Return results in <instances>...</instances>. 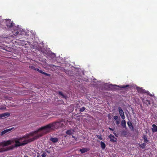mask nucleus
<instances>
[{"mask_svg": "<svg viewBox=\"0 0 157 157\" xmlns=\"http://www.w3.org/2000/svg\"><path fill=\"white\" fill-rule=\"evenodd\" d=\"M121 124L123 128H125L126 127V123L124 119L122 120Z\"/></svg>", "mask_w": 157, "mask_h": 157, "instance_id": "14", "label": "nucleus"}, {"mask_svg": "<svg viewBox=\"0 0 157 157\" xmlns=\"http://www.w3.org/2000/svg\"><path fill=\"white\" fill-rule=\"evenodd\" d=\"M33 136V133L31 132L29 134H26L23 137L15 138L11 140L4 141L0 143V146H6L10 145L12 143H15V147H18L23 146L28 143L32 142L35 140L37 139L38 136L33 137L30 138L31 136ZM13 148V147L10 146L7 149L0 148V153L11 150Z\"/></svg>", "mask_w": 157, "mask_h": 157, "instance_id": "1", "label": "nucleus"}, {"mask_svg": "<svg viewBox=\"0 0 157 157\" xmlns=\"http://www.w3.org/2000/svg\"><path fill=\"white\" fill-rule=\"evenodd\" d=\"M114 119L117 120L118 119V117L117 116H115L113 117Z\"/></svg>", "mask_w": 157, "mask_h": 157, "instance_id": "28", "label": "nucleus"}, {"mask_svg": "<svg viewBox=\"0 0 157 157\" xmlns=\"http://www.w3.org/2000/svg\"><path fill=\"white\" fill-rule=\"evenodd\" d=\"M72 132L71 130H67L66 132V134L67 135H71L72 134Z\"/></svg>", "mask_w": 157, "mask_h": 157, "instance_id": "19", "label": "nucleus"}, {"mask_svg": "<svg viewBox=\"0 0 157 157\" xmlns=\"http://www.w3.org/2000/svg\"><path fill=\"white\" fill-rule=\"evenodd\" d=\"M120 121L118 120H117L116 121V124H117V125H118L120 124Z\"/></svg>", "mask_w": 157, "mask_h": 157, "instance_id": "29", "label": "nucleus"}, {"mask_svg": "<svg viewBox=\"0 0 157 157\" xmlns=\"http://www.w3.org/2000/svg\"><path fill=\"white\" fill-rule=\"evenodd\" d=\"M113 134H114L115 136H116L117 134H116V133L115 132H113Z\"/></svg>", "mask_w": 157, "mask_h": 157, "instance_id": "31", "label": "nucleus"}, {"mask_svg": "<svg viewBox=\"0 0 157 157\" xmlns=\"http://www.w3.org/2000/svg\"><path fill=\"white\" fill-rule=\"evenodd\" d=\"M50 140L53 143H56L58 141L59 139L58 138L56 137L53 138L51 137L50 138Z\"/></svg>", "mask_w": 157, "mask_h": 157, "instance_id": "12", "label": "nucleus"}, {"mask_svg": "<svg viewBox=\"0 0 157 157\" xmlns=\"http://www.w3.org/2000/svg\"><path fill=\"white\" fill-rule=\"evenodd\" d=\"M18 29V28L17 27H16V28L15 27L14 29H13V31H12V33L15 37L19 34V32L17 31Z\"/></svg>", "mask_w": 157, "mask_h": 157, "instance_id": "5", "label": "nucleus"}, {"mask_svg": "<svg viewBox=\"0 0 157 157\" xmlns=\"http://www.w3.org/2000/svg\"><path fill=\"white\" fill-rule=\"evenodd\" d=\"M35 70L37 71L40 73L44 75H45L47 76H50L51 75L50 74L44 72L43 71H42L41 70H39V69L37 68H35Z\"/></svg>", "mask_w": 157, "mask_h": 157, "instance_id": "6", "label": "nucleus"}, {"mask_svg": "<svg viewBox=\"0 0 157 157\" xmlns=\"http://www.w3.org/2000/svg\"><path fill=\"white\" fill-rule=\"evenodd\" d=\"M59 94L63 98L66 99L67 98V96L66 95L64 94L61 91H59Z\"/></svg>", "mask_w": 157, "mask_h": 157, "instance_id": "15", "label": "nucleus"}, {"mask_svg": "<svg viewBox=\"0 0 157 157\" xmlns=\"http://www.w3.org/2000/svg\"><path fill=\"white\" fill-rule=\"evenodd\" d=\"M143 138L145 143H147L149 141V140H147V135H144Z\"/></svg>", "mask_w": 157, "mask_h": 157, "instance_id": "18", "label": "nucleus"}, {"mask_svg": "<svg viewBox=\"0 0 157 157\" xmlns=\"http://www.w3.org/2000/svg\"><path fill=\"white\" fill-rule=\"evenodd\" d=\"M143 102L144 103H145L147 106H148L151 104V101L150 100L146 99L145 100L144 99L142 100Z\"/></svg>", "mask_w": 157, "mask_h": 157, "instance_id": "10", "label": "nucleus"}, {"mask_svg": "<svg viewBox=\"0 0 157 157\" xmlns=\"http://www.w3.org/2000/svg\"><path fill=\"white\" fill-rule=\"evenodd\" d=\"M127 124L128 126V127L130 128H132V129L133 128V127L132 125V123L129 121V120L127 122Z\"/></svg>", "mask_w": 157, "mask_h": 157, "instance_id": "16", "label": "nucleus"}, {"mask_svg": "<svg viewBox=\"0 0 157 157\" xmlns=\"http://www.w3.org/2000/svg\"><path fill=\"white\" fill-rule=\"evenodd\" d=\"M118 111L120 116H121V118L123 120L125 119V116L123 111L120 107H118Z\"/></svg>", "mask_w": 157, "mask_h": 157, "instance_id": "4", "label": "nucleus"}, {"mask_svg": "<svg viewBox=\"0 0 157 157\" xmlns=\"http://www.w3.org/2000/svg\"><path fill=\"white\" fill-rule=\"evenodd\" d=\"M10 115V113L8 112L5 113L1 114H0V118L9 116Z\"/></svg>", "mask_w": 157, "mask_h": 157, "instance_id": "11", "label": "nucleus"}, {"mask_svg": "<svg viewBox=\"0 0 157 157\" xmlns=\"http://www.w3.org/2000/svg\"><path fill=\"white\" fill-rule=\"evenodd\" d=\"M37 157H40V156H37Z\"/></svg>", "mask_w": 157, "mask_h": 157, "instance_id": "33", "label": "nucleus"}, {"mask_svg": "<svg viewBox=\"0 0 157 157\" xmlns=\"http://www.w3.org/2000/svg\"><path fill=\"white\" fill-rule=\"evenodd\" d=\"M137 90L138 92L143 93L144 92V90L140 87H138L137 88Z\"/></svg>", "mask_w": 157, "mask_h": 157, "instance_id": "20", "label": "nucleus"}, {"mask_svg": "<svg viewBox=\"0 0 157 157\" xmlns=\"http://www.w3.org/2000/svg\"><path fill=\"white\" fill-rule=\"evenodd\" d=\"M29 67L34 70H35V67L33 66H29Z\"/></svg>", "mask_w": 157, "mask_h": 157, "instance_id": "26", "label": "nucleus"}, {"mask_svg": "<svg viewBox=\"0 0 157 157\" xmlns=\"http://www.w3.org/2000/svg\"><path fill=\"white\" fill-rule=\"evenodd\" d=\"M6 25L9 29H14L16 26H14L15 24L13 21H11L10 19L7 20H6Z\"/></svg>", "mask_w": 157, "mask_h": 157, "instance_id": "3", "label": "nucleus"}, {"mask_svg": "<svg viewBox=\"0 0 157 157\" xmlns=\"http://www.w3.org/2000/svg\"><path fill=\"white\" fill-rule=\"evenodd\" d=\"M85 108L84 107H82V108H81L79 110V111L80 112H83L85 110Z\"/></svg>", "mask_w": 157, "mask_h": 157, "instance_id": "24", "label": "nucleus"}, {"mask_svg": "<svg viewBox=\"0 0 157 157\" xmlns=\"http://www.w3.org/2000/svg\"><path fill=\"white\" fill-rule=\"evenodd\" d=\"M97 137L100 140H102V136L101 134L98 135L97 136Z\"/></svg>", "mask_w": 157, "mask_h": 157, "instance_id": "22", "label": "nucleus"}, {"mask_svg": "<svg viewBox=\"0 0 157 157\" xmlns=\"http://www.w3.org/2000/svg\"><path fill=\"white\" fill-rule=\"evenodd\" d=\"M6 109V107L5 106H3L0 107V109Z\"/></svg>", "mask_w": 157, "mask_h": 157, "instance_id": "25", "label": "nucleus"}, {"mask_svg": "<svg viewBox=\"0 0 157 157\" xmlns=\"http://www.w3.org/2000/svg\"><path fill=\"white\" fill-rule=\"evenodd\" d=\"M25 157H28V156H25Z\"/></svg>", "mask_w": 157, "mask_h": 157, "instance_id": "32", "label": "nucleus"}, {"mask_svg": "<svg viewBox=\"0 0 157 157\" xmlns=\"http://www.w3.org/2000/svg\"><path fill=\"white\" fill-rule=\"evenodd\" d=\"M14 128H10L7 129L2 131L1 134V135L2 136V135L5 134V133L10 132L11 130H12Z\"/></svg>", "mask_w": 157, "mask_h": 157, "instance_id": "8", "label": "nucleus"}, {"mask_svg": "<svg viewBox=\"0 0 157 157\" xmlns=\"http://www.w3.org/2000/svg\"><path fill=\"white\" fill-rule=\"evenodd\" d=\"M152 130L153 132H156L157 131V126L155 124H153L152 125Z\"/></svg>", "mask_w": 157, "mask_h": 157, "instance_id": "13", "label": "nucleus"}, {"mask_svg": "<svg viewBox=\"0 0 157 157\" xmlns=\"http://www.w3.org/2000/svg\"><path fill=\"white\" fill-rule=\"evenodd\" d=\"M100 145L102 149H104L105 148V144L103 142L101 141L100 142Z\"/></svg>", "mask_w": 157, "mask_h": 157, "instance_id": "17", "label": "nucleus"}, {"mask_svg": "<svg viewBox=\"0 0 157 157\" xmlns=\"http://www.w3.org/2000/svg\"><path fill=\"white\" fill-rule=\"evenodd\" d=\"M46 154L45 152H44L42 155H41V156L42 157H46Z\"/></svg>", "mask_w": 157, "mask_h": 157, "instance_id": "27", "label": "nucleus"}, {"mask_svg": "<svg viewBox=\"0 0 157 157\" xmlns=\"http://www.w3.org/2000/svg\"><path fill=\"white\" fill-rule=\"evenodd\" d=\"M146 143H144L141 145V147L142 148H144L146 145Z\"/></svg>", "mask_w": 157, "mask_h": 157, "instance_id": "23", "label": "nucleus"}, {"mask_svg": "<svg viewBox=\"0 0 157 157\" xmlns=\"http://www.w3.org/2000/svg\"><path fill=\"white\" fill-rule=\"evenodd\" d=\"M109 138L110 139V141L111 142H115L117 141V138H115L114 136L111 134L109 136Z\"/></svg>", "mask_w": 157, "mask_h": 157, "instance_id": "7", "label": "nucleus"}, {"mask_svg": "<svg viewBox=\"0 0 157 157\" xmlns=\"http://www.w3.org/2000/svg\"><path fill=\"white\" fill-rule=\"evenodd\" d=\"M129 86V85H122L120 86V87L121 88H124Z\"/></svg>", "mask_w": 157, "mask_h": 157, "instance_id": "21", "label": "nucleus"}, {"mask_svg": "<svg viewBox=\"0 0 157 157\" xmlns=\"http://www.w3.org/2000/svg\"><path fill=\"white\" fill-rule=\"evenodd\" d=\"M90 150L89 148H83L80 149L79 151L82 154H83L86 152H87Z\"/></svg>", "mask_w": 157, "mask_h": 157, "instance_id": "9", "label": "nucleus"}, {"mask_svg": "<svg viewBox=\"0 0 157 157\" xmlns=\"http://www.w3.org/2000/svg\"><path fill=\"white\" fill-rule=\"evenodd\" d=\"M109 129L110 130H111L112 131H114V129H113V128H109Z\"/></svg>", "mask_w": 157, "mask_h": 157, "instance_id": "30", "label": "nucleus"}, {"mask_svg": "<svg viewBox=\"0 0 157 157\" xmlns=\"http://www.w3.org/2000/svg\"><path fill=\"white\" fill-rule=\"evenodd\" d=\"M63 125V123L61 122H55L50 123L45 126H44L39 128L37 130L33 132V136L36 134L34 137L38 136L37 139L43 135L48 132H50L52 130L55 129H57L59 127H62Z\"/></svg>", "mask_w": 157, "mask_h": 157, "instance_id": "2", "label": "nucleus"}]
</instances>
